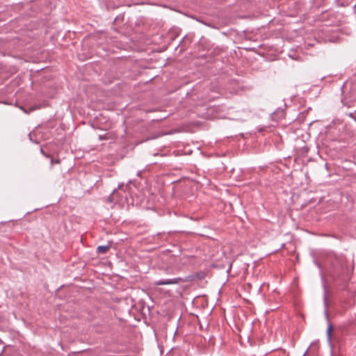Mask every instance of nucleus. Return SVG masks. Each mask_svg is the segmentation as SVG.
Segmentation results:
<instances>
[{
    "label": "nucleus",
    "instance_id": "f257e3e1",
    "mask_svg": "<svg viewBox=\"0 0 356 356\" xmlns=\"http://www.w3.org/2000/svg\"><path fill=\"white\" fill-rule=\"evenodd\" d=\"M324 305H325V311H324V314H325V316L328 321V326H327V332H326V334H327V339L329 341H331V332H332V324L330 323L329 321V318H328V311H327V297H326V295L325 294L324 295Z\"/></svg>",
    "mask_w": 356,
    "mask_h": 356
},
{
    "label": "nucleus",
    "instance_id": "f03ea898",
    "mask_svg": "<svg viewBox=\"0 0 356 356\" xmlns=\"http://www.w3.org/2000/svg\"><path fill=\"white\" fill-rule=\"evenodd\" d=\"M182 279L181 277H175L172 279H165V280H159L154 282V284L156 286L160 285H168V284H177L180 281H181Z\"/></svg>",
    "mask_w": 356,
    "mask_h": 356
},
{
    "label": "nucleus",
    "instance_id": "7ed1b4c3",
    "mask_svg": "<svg viewBox=\"0 0 356 356\" xmlns=\"http://www.w3.org/2000/svg\"><path fill=\"white\" fill-rule=\"evenodd\" d=\"M110 248V245H99L97 248V252L98 254H105Z\"/></svg>",
    "mask_w": 356,
    "mask_h": 356
},
{
    "label": "nucleus",
    "instance_id": "20e7f679",
    "mask_svg": "<svg viewBox=\"0 0 356 356\" xmlns=\"http://www.w3.org/2000/svg\"><path fill=\"white\" fill-rule=\"evenodd\" d=\"M131 183V181H129L127 184H124V183L120 184L118 185V189L129 193V184Z\"/></svg>",
    "mask_w": 356,
    "mask_h": 356
},
{
    "label": "nucleus",
    "instance_id": "39448f33",
    "mask_svg": "<svg viewBox=\"0 0 356 356\" xmlns=\"http://www.w3.org/2000/svg\"><path fill=\"white\" fill-rule=\"evenodd\" d=\"M273 115H275V117L277 116L278 118H282L284 117V110H282V109L277 110L276 112H275L273 113Z\"/></svg>",
    "mask_w": 356,
    "mask_h": 356
},
{
    "label": "nucleus",
    "instance_id": "423d86ee",
    "mask_svg": "<svg viewBox=\"0 0 356 356\" xmlns=\"http://www.w3.org/2000/svg\"><path fill=\"white\" fill-rule=\"evenodd\" d=\"M19 108H20V109H21V110H22L25 113H29L30 112H31V111H33L35 110V108H36L35 107H31V108H29V111H27L26 109H25L24 108H23V107H22V106H20Z\"/></svg>",
    "mask_w": 356,
    "mask_h": 356
},
{
    "label": "nucleus",
    "instance_id": "0eeeda50",
    "mask_svg": "<svg viewBox=\"0 0 356 356\" xmlns=\"http://www.w3.org/2000/svg\"><path fill=\"white\" fill-rule=\"evenodd\" d=\"M204 273H201L197 275V277L199 279H202V278H204Z\"/></svg>",
    "mask_w": 356,
    "mask_h": 356
},
{
    "label": "nucleus",
    "instance_id": "6e6552de",
    "mask_svg": "<svg viewBox=\"0 0 356 356\" xmlns=\"http://www.w3.org/2000/svg\"><path fill=\"white\" fill-rule=\"evenodd\" d=\"M115 192H116V190H114L113 193L108 197V200L110 202H113L112 196L115 194Z\"/></svg>",
    "mask_w": 356,
    "mask_h": 356
},
{
    "label": "nucleus",
    "instance_id": "1a4fd4ad",
    "mask_svg": "<svg viewBox=\"0 0 356 356\" xmlns=\"http://www.w3.org/2000/svg\"><path fill=\"white\" fill-rule=\"evenodd\" d=\"M140 174H141V172L139 171V172H138L137 175L139 177V176H140Z\"/></svg>",
    "mask_w": 356,
    "mask_h": 356
},
{
    "label": "nucleus",
    "instance_id": "9d476101",
    "mask_svg": "<svg viewBox=\"0 0 356 356\" xmlns=\"http://www.w3.org/2000/svg\"><path fill=\"white\" fill-rule=\"evenodd\" d=\"M29 138H30V140H32V138H31V134H29Z\"/></svg>",
    "mask_w": 356,
    "mask_h": 356
}]
</instances>
